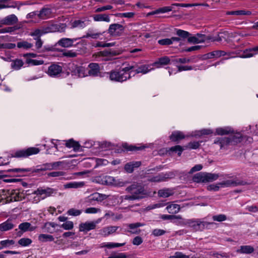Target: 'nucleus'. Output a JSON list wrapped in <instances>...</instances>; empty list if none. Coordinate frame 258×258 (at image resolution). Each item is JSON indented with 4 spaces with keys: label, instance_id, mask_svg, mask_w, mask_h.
<instances>
[{
    "label": "nucleus",
    "instance_id": "nucleus-1",
    "mask_svg": "<svg viewBox=\"0 0 258 258\" xmlns=\"http://www.w3.org/2000/svg\"><path fill=\"white\" fill-rule=\"evenodd\" d=\"M133 66H128L121 69L111 71L109 73V79L115 82H122L131 78V71L134 69Z\"/></svg>",
    "mask_w": 258,
    "mask_h": 258
},
{
    "label": "nucleus",
    "instance_id": "nucleus-2",
    "mask_svg": "<svg viewBox=\"0 0 258 258\" xmlns=\"http://www.w3.org/2000/svg\"><path fill=\"white\" fill-rule=\"evenodd\" d=\"M2 194H0V203H7L13 201H21L24 198L23 193H21L18 189L3 190Z\"/></svg>",
    "mask_w": 258,
    "mask_h": 258
},
{
    "label": "nucleus",
    "instance_id": "nucleus-3",
    "mask_svg": "<svg viewBox=\"0 0 258 258\" xmlns=\"http://www.w3.org/2000/svg\"><path fill=\"white\" fill-rule=\"evenodd\" d=\"M187 224L196 231H203L206 229H213L216 224L214 222H207L204 219L188 220Z\"/></svg>",
    "mask_w": 258,
    "mask_h": 258
},
{
    "label": "nucleus",
    "instance_id": "nucleus-4",
    "mask_svg": "<svg viewBox=\"0 0 258 258\" xmlns=\"http://www.w3.org/2000/svg\"><path fill=\"white\" fill-rule=\"evenodd\" d=\"M219 177V174L216 173L199 172L193 176L192 180L197 183H206L216 180Z\"/></svg>",
    "mask_w": 258,
    "mask_h": 258
},
{
    "label": "nucleus",
    "instance_id": "nucleus-5",
    "mask_svg": "<svg viewBox=\"0 0 258 258\" xmlns=\"http://www.w3.org/2000/svg\"><path fill=\"white\" fill-rule=\"evenodd\" d=\"M126 191L131 193L133 196L138 197L137 200L142 199L147 196V192L144 187L138 184H133L126 188Z\"/></svg>",
    "mask_w": 258,
    "mask_h": 258
},
{
    "label": "nucleus",
    "instance_id": "nucleus-6",
    "mask_svg": "<svg viewBox=\"0 0 258 258\" xmlns=\"http://www.w3.org/2000/svg\"><path fill=\"white\" fill-rule=\"evenodd\" d=\"M69 70L71 75L76 78H83L87 76V70L82 66L70 63Z\"/></svg>",
    "mask_w": 258,
    "mask_h": 258
},
{
    "label": "nucleus",
    "instance_id": "nucleus-7",
    "mask_svg": "<svg viewBox=\"0 0 258 258\" xmlns=\"http://www.w3.org/2000/svg\"><path fill=\"white\" fill-rule=\"evenodd\" d=\"M40 149L35 147H30L27 149H23L16 151L12 157L18 158H26L29 156L38 154Z\"/></svg>",
    "mask_w": 258,
    "mask_h": 258
},
{
    "label": "nucleus",
    "instance_id": "nucleus-8",
    "mask_svg": "<svg viewBox=\"0 0 258 258\" xmlns=\"http://www.w3.org/2000/svg\"><path fill=\"white\" fill-rule=\"evenodd\" d=\"M124 29V27L121 24L117 23L112 24L109 25L108 33L111 36H119L122 34Z\"/></svg>",
    "mask_w": 258,
    "mask_h": 258
},
{
    "label": "nucleus",
    "instance_id": "nucleus-9",
    "mask_svg": "<svg viewBox=\"0 0 258 258\" xmlns=\"http://www.w3.org/2000/svg\"><path fill=\"white\" fill-rule=\"evenodd\" d=\"M214 143L219 145L221 149H227L229 146L233 145L231 138L229 137L217 138Z\"/></svg>",
    "mask_w": 258,
    "mask_h": 258
},
{
    "label": "nucleus",
    "instance_id": "nucleus-10",
    "mask_svg": "<svg viewBox=\"0 0 258 258\" xmlns=\"http://www.w3.org/2000/svg\"><path fill=\"white\" fill-rule=\"evenodd\" d=\"M208 36L205 35L197 33L194 36H189L187 41L190 43L198 44L205 42L207 40Z\"/></svg>",
    "mask_w": 258,
    "mask_h": 258
},
{
    "label": "nucleus",
    "instance_id": "nucleus-11",
    "mask_svg": "<svg viewBox=\"0 0 258 258\" xmlns=\"http://www.w3.org/2000/svg\"><path fill=\"white\" fill-rule=\"evenodd\" d=\"M100 221V220L96 222H86L81 223L79 225V230L80 231L87 232L91 230L94 229L96 224Z\"/></svg>",
    "mask_w": 258,
    "mask_h": 258
},
{
    "label": "nucleus",
    "instance_id": "nucleus-12",
    "mask_svg": "<svg viewBox=\"0 0 258 258\" xmlns=\"http://www.w3.org/2000/svg\"><path fill=\"white\" fill-rule=\"evenodd\" d=\"M54 192V189L50 187L43 188L42 187L38 188L35 191L34 194L42 197L43 199L47 197L50 196Z\"/></svg>",
    "mask_w": 258,
    "mask_h": 258
},
{
    "label": "nucleus",
    "instance_id": "nucleus-13",
    "mask_svg": "<svg viewBox=\"0 0 258 258\" xmlns=\"http://www.w3.org/2000/svg\"><path fill=\"white\" fill-rule=\"evenodd\" d=\"M62 67L56 64H52L48 67L47 73L53 77H57L62 72Z\"/></svg>",
    "mask_w": 258,
    "mask_h": 258
},
{
    "label": "nucleus",
    "instance_id": "nucleus-14",
    "mask_svg": "<svg viewBox=\"0 0 258 258\" xmlns=\"http://www.w3.org/2000/svg\"><path fill=\"white\" fill-rule=\"evenodd\" d=\"M221 187L236 186L244 184V182L238 179L227 180L219 182Z\"/></svg>",
    "mask_w": 258,
    "mask_h": 258
},
{
    "label": "nucleus",
    "instance_id": "nucleus-15",
    "mask_svg": "<svg viewBox=\"0 0 258 258\" xmlns=\"http://www.w3.org/2000/svg\"><path fill=\"white\" fill-rule=\"evenodd\" d=\"M18 21V18L14 14H11L0 20V23L2 25H12Z\"/></svg>",
    "mask_w": 258,
    "mask_h": 258
},
{
    "label": "nucleus",
    "instance_id": "nucleus-16",
    "mask_svg": "<svg viewBox=\"0 0 258 258\" xmlns=\"http://www.w3.org/2000/svg\"><path fill=\"white\" fill-rule=\"evenodd\" d=\"M119 227L115 226H109L103 228L100 230V234L103 236H108L115 233Z\"/></svg>",
    "mask_w": 258,
    "mask_h": 258
},
{
    "label": "nucleus",
    "instance_id": "nucleus-17",
    "mask_svg": "<svg viewBox=\"0 0 258 258\" xmlns=\"http://www.w3.org/2000/svg\"><path fill=\"white\" fill-rule=\"evenodd\" d=\"M77 40V39L62 38L57 41V44L62 47H70L73 45V43Z\"/></svg>",
    "mask_w": 258,
    "mask_h": 258
},
{
    "label": "nucleus",
    "instance_id": "nucleus-18",
    "mask_svg": "<svg viewBox=\"0 0 258 258\" xmlns=\"http://www.w3.org/2000/svg\"><path fill=\"white\" fill-rule=\"evenodd\" d=\"M60 26L56 24H50L42 27L44 34L60 31Z\"/></svg>",
    "mask_w": 258,
    "mask_h": 258
},
{
    "label": "nucleus",
    "instance_id": "nucleus-19",
    "mask_svg": "<svg viewBox=\"0 0 258 258\" xmlns=\"http://www.w3.org/2000/svg\"><path fill=\"white\" fill-rule=\"evenodd\" d=\"M234 130L229 126H226L223 127H218L216 129L215 135L223 136L228 135L230 134H234Z\"/></svg>",
    "mask_w": 258,
    "mask_h": 258
},
{
    "label": "nucleus",
    "instance_id": "nucleus-20",
    "mask_svg": "<svg viewBox=\"0 0 258 258\" xmlns=\"http://www.w3.org/2000/svg\"><path fill=\"white\" fill-rule=\"evenodd\" d=\"M254 248L249 245H241L236 250V252L240 254H251L254 251Z\"/></svg>",
    "mask_w": 258,
    "mask_h": 258
},
{
    "label": "nucleus",
    "instance_id": "nucleus-21",
    "mask_svg": "<svg viewBox=\"0 0 258 258\" xmlns=\"http://www.w3.org/2000/svg\"><path fill=\"white\" fill-rule=\"evenodd\" d=\"M135 68L133 69L137 74L142 73L143 74H147L153 69L149 64H144L139 67L136 69V67L134 66Z\"/></svg>",
    "mask_w": 258,
    "mask_h": 258
},
{
    "label": "nucleus",
    "instance_id": "nucleus-22",
    "mask_svg": "<svg viewBox=\"0 0 258 258\" xmlns=\"http://www.w3.org/2000/svg\"><path fill=\"white\" fill-rule=\"evenodd\" d=\"M15 225L11 220H7L6 221L0 224V232L7 231L13 229Z\"/></svg>",
    "mask_w": 258,
    "mask_h": 258
},
{
    "label": "nucleus",
    "instance_id": "nucleus-23",
    "mask_svg": "<svg viewBox=\"0 0 258 258\" xmlns=\"http://www.w3.org/2000/svg\"><path fill=\"white\" fill-rule=\"evenodd\" d=\"M145 224L144 223L139 222L129 224L127 225V227H128L131 230H129L128 232L132 234H138L140 233L141 230L138 229L137 228L139 227L143 226Z\"/></svg>",
    "mask_w": 258,
    "mask_h": 258
},
{
    "label": "nucleus",
    "instance_id": "nucleus-24",
    "mask_svg": "<svg viewBox=\"0 0 258 258\" xmlns=\"http://www.w3.org/2000/svg\"><path fill=\"white\" fill-rule=\"evenodd\" d=\"M58 225L54 222H48L44 224L42 228L44 229L45 232L52 234L54 232L55 228Z\"/></svg>",
    "mask_w": 258,
    "mask_h": 258
},
{
    "label": "nucleus",
    "instance_id": "nucleus-25",
    "mask_svg": "<svg viewBox=\"0 0 258 258\" xmlns=\"http://www.w3.org/2000/svg\"><path fill=\"white\" fill-rule=\"evenodd\" d=\"M170 61L169 57L165 56L159 58L158 60L153 63V66H155L156 68H159L161 66L167 65L169 63Z\"/></svg>",
    "mask_w": 258,
    "mask_h": 258
},
{
    "label": "nucleus",
    "instance_id": "nucleus-26",
    "mask_svg": "<svg viewBox=\"0 0 258 258\" xmlns=\"http://www.w3.org/2000/svg\"><path fill=\"white\" fill-rule=\"evenodd\" d=\"M89 70L87 71V74L90 76H95L99 73V67L96 63H91L88 66Z\"/></svg>",
    "mask_w": 258,
    "mask_h": 258
},
{
    "label": "nucleus",
    "instance_id": "nucleus-27",
    "mask_svg": "<svg viewBox=\"0 0 258 258\" xmlns=\"http://www.w3.org/2000/svg\"><path fill=\"white\" fill-rule=\"evenodd\" d=\"M258 53V46L254 48L245 49L243 54L240 56L242 58L250 57Z\"/></svg>",
    "mask_w": 258,
    "mask_h": 258
},
{
    "label": "nucleus",
    "instance_id": "nucleus-28",
    "mask_svg": "<svg viewBox=\"0 0 258 258\" xmlns=\"http://www.w3.org/2000/svg\"><path fill=\"white\" fill-rule=\"evenodd\" d=\"M94 21L101 22L103 21L107 23L110 22V18L108 15L106 14H96L93 16Z\"/></svg>",
    "mask_w": 258,
    "mask_h": 258
},
{
    "label": "nucleus",
    "instance_id": "nucleus-29",
    "mask_svg": "<svg viewBox=\"0 0 258 258\" xmlns=\"http://www.w3.org/2000/svg\"><path fill=\"white\" fill-rule=\"evenodd\" d=\"M107 196L105 195L101 194L98 192H95L88 197V200L92 201H102L107 198Z\"/></svg>",
    "mask_w": 258,
    "mask_h": 258
},
{
    "label": "nucleus",
    "instance_id": "nucleus-30",
    "mask_svg": "<svg viewBox=\"0 0 258 258\" xmlns=\"http://www.w3.org/2000/svg\"><path fill=\"white\" fill-rule=\"evenodd\" d=\"M62 163L63 162L61 161L46 163L43 165V168L42 170H55L57 169L59 166L61 165Z\"/></svg>",
    "mask_w": 258,
    "mask_h": 258
},
{
    "label": "nucleus",
    "instance_id": "nucleus-31",
    "mask_svg": "<svg viewBox=\"0 0 258 258\" xmlns=\"http://www.w3.org/2000/svg\"><path fill=\"white\" fill-rule=\"evenodd\" d=\"M174 193V190L172 188H163L158 191V196L164 198L173 195Z\"/></svg>",
    "mask_w": 258,
    "mask_h": 258
},
{
    "label": "nucleus",
    "instance_id": "nucleus-32",
    "mask_svg": "<svg viewBox=\"0 0 258 258\" xmlns=\"http://www.w3.org/2000/svg\"><path fill=\"white\" fill-rule=\"evenodd\" d=\"M170 139L173 142H178L185 138V136L180 131H174L170 136Z\"/></svg>",
    "mask_w": 258,
    "mask_h": 258
},
{
    "label": "nucleus",
    "instance_id": "nucleus-33",
    "mask_svg": "<svg viewBox=\"0 0 258 258\" xmlns=\"http://www.w3.org/2000/svg\"><path fill=\"white\" fill-rule=\"evenodd\" d=\"M104 181L106 184H114L119 186H122L124 184L123 182H117L113 177L110 176H106Z\"/></svg>",
    "mask_w": 258,
    "mask_h": 258
},
{
    "label": "nucleus",
    "instance_id": "nucleus-34",
    "mask_svg": "<svg viewBox=\"0 0 258 258\" xmlns=\"http://www.w3.org/2000/svg\"><path fill=\"white\" fill-rule=\"evenodd\" d=\"M181 207H183V206L178 204H171L166 207V209L169 213L174 214L177 213Z\"/></svg>",
    "mask_w": 258,
    "mask_h": 258
},
{
    "label": "nucleus",
    "instance_id": "nucleus-35",
    "mask_svg": "<svg viewBox=\"0 0 258 258\" xmlns=\"http://www.w3.org/2000/svg\"><path fill=\"white\" fill-rule=\"evenodd\" d=\"M85 183L84 182H71L68 183L64 185L65 188H77L82 187L84 185Z\"/></svg>",
    "mask_w": 258,
    "mask_h": 258
},
{
    "label": "nucleus",
    "instance_id": "nucleus-36",
    "mask_svg": "<svg viewBox=\"0 0 258 258\" xmlns=\"http://www.w3.org/2000/svg\"><path fill=\"white\" fill-rule=\"evenodd\" d=\"M11 62V68L15 70H20L24 64L23 60L20 59H15Z\"/></svg>",
    "mask_w": 258,
    "mask_h": 258
},
{
    "label": "nucleus",
    "instance_id": "nucleus-37",
    "mask_svg": "<svg viewBox=\"0 0 258 258\" xmlns=\"http://www.w3.org/2000/svg\"><path fill=\"white\" fill-rule=\"evenodd\" d=\"M38 240L42 242H46L47 241H52L54 238L51 235L46 234H40L38 236Z\"/></svg>",
    "mask_w": 258,
    "mask_h": 258
},
{
    "label": "nucleus",
    "instance_id": "nucleus-38",
    "mask_svg": "<svg viewBox=\"0 0 258 258\" xmlns=\"http://www.w3.org/2000/svg\"><path fill=\"white\" fill-rule=\"evenodd\" d=\"M226 14L231 15H250L252 13L251 11L248 10H238L227 12Z\"/></svg>",
    "mask_w": 258,
    "mask_h": 258
},
{
    "label": "nucleus",
    "instance_id": "nucleus-39",
    "mask_svg": "<svg viewBox=\"0 0 258 258\" xmlns=\"http://www.w3.org/2000/svg\"><path fill=\"white\" fill-rule=\"evenodd\" d=\"M66 146L68 148H73L75 151H79L80 147L79 144L72 139L67 141Z\"/></svg>",
    "mask_w": 258,
    "mask_h": 258
},
{
    "label": "nucleus",
    "instance_id": "nucleus-40",
    "mask_svg": "<svg viewBox=\"0 0 258 258\" xmlns=\"http://www.w3.org/2000/svg\"><path fill=\"white\" fill-rule=\"evenodd\" d=\"M176 34L181 38L182 41L184 39H188L189 36L191 35V34H190L188 32L181 29H176Z\"/></svg>",
    "mask_w": 258,
    "mask_h": 258
},
{
    "label": "nucleus",
    "instance_id": "nucleus-41",
    "mask_svg": "<svg viewBox=\"0 0 258 258\" xmlns=\"http://www.w3.org/2000/svg\"><path fill=\"white\" fill-rule=\"evenodd\" d=\"M44 34H45L44 31L41 28L36 29L33 32H31L30 35L33 37L34 40H37L40 39V37Z\"/></svg>",
    "mask_w": 258,
    "mask_h": 258
},
{
    "label": "nucleus",
    "instance_id": "nucleus-42",
    "mask_svg": "<svg viewBox=\"0 0 258 258\" xmlns=\"http://www.w3.org/2000/svg\"><path fill=\"white\" fill-rule=\"evenodd\" d=\"M50 14V10L47 8H43L38 13L37 15L40 19H45L46 17L49 16Z\"/></svg>",
    "mask_w": 258,
    "mask_h": 258
},
{
    "label": "nucleus",
    "instance_id": "nucleus-43",
    "mask_svg": "<svg viewBox=\"0 0 258 258\" xmlns=\"http://www.w3.org/2000/svg\"><path fill=\"white\" fill-rule=\"evenodd\" d=\"M86 26V24L85 21L82 20H75L72 24V27L73 28H83Z\"/></svg>",
    "mask_w": 258,
    "mask_h": 258
},
{
    "label": "nucleus",
    "instance_id": "nucleus-44",
    "mask_svg": "<svg viewBox=\"0 0 258 258\" xmlns=\"http://www.w3.org/2000/svg\"><path fill=\"white\" fill-rule=\"evenodd\" d=\"M33 46V44L26 41H22L17 43V47L19 48H23L28 49L31 48Z\"/></svg>",
    "mask_w": 258,
    "mask_h": 258
},
{
    "label": "nucleus",
    "instance_id": "nucleus-45",
    "mask_svg": "<svg viewBox=\"0 0 258 258\" xmlns=\"http://www.w3.org/2000/svg\"><path fill=\"white\" fill-rule=\"evenodd\" d=\"M125 244V243H113V242H107L102 244L101 247H105L108 248H112L114 247H117L123 246Z\"/></svg>",
    "mask_w": 258,
    "mask_h": 258
},
{
    "label": "nucleus",
    "instance_id": "nucleus-46",
    "mask_svg": "<svg viewBox=\"0 0 258 258\" xmlns=\"http://www.w3.org/2000/svg\"><path fill=\"white\" fill-rule=\"evenodd\" d=\"M62 55L63 56L73 58L76 57L77 56L78 53L73 50H64L63 51Z\"/></svg>",
    "mask_w": 258,
    "mask_h": 258
},
{
    "label": "nucleus",
    "instance_id": "nucleus-47",
    "mask_svg": "<svg viewBox=\"0 0 258 258\" xmlns=\"http://www.w3.org/2000/svg\"><path fill=\"white\" fill-rule=\"evenodd\" d=\"M26 63L28 64H31L33 66H38L44 63L43 60H37L28 58L26 59Z\"/></svg>",
    "mask_w": 258,
    "mask_h": 258
},
{
    "label": "nucleus",
    "instance_id": "nucleus-48",
    "mask_svg": "<svg viewBox=\"0 0 258 258\" xmlns=\"http://www.w3.org/2000/svg\"><path fill=\"white\" fill-rule=\"evenodd\" d=\"M31 239L28 238H22L18 241V243L22 246H27L32 243Z\"/></svg>",
    "mask_w": 258,
    "mask_h": 258
},
{
    "label": "nucleus",
    "instance_id": "nucleus-49",
    "mask_svg": "<svg viewBox=\"0 0 258 258\" xmlns=\"http://www.w3.org/2000/svg\"><path fill=\"white\" fill-rule=\"evenodd\" d=\"M15 242L13 240L7 239L0 241V245L4 247H9L10 246L15 244Z\"/></svg>",
    "mask_w": 258,
    "mask_h": 258
},
{
    "label": "nucleus",
    "instance_id": "nucleus-50",
    "mask_svg": "<svg viewBox=\"0 0 258 258\" xmlns=\"http://www.w3.org/2000/svg\"><path fill=\"white\" fill-rule=\"evenodd\" d=\"M60 227L66 230H71L74 228V223L72 221H68L61 225Z\"/></svg>",
    "mask_w": 258,
    "mask_h": 258
},
{
    "label": "nucleus",
    "instance_id": "nucleus-51",
    "mask_svg": "<svg viewBox=\"0 0 258 258\" xmlns=\"http://www.w3.org/2000/svg\"><path fill=\"white\" fill-rule=\"evenodd\" d=\"M242 136L241 134L237 133L235 134L232 138H231L232 141V144L234 145L238 143H240L241 141Z\"/></svg>",
    "mask_w": 258,
    "mask_h": 258
},
{
    "label": "nucleus",
    "instance_id": "nucleus-52",
    "mask_svg": "<svg viewBox=\"0 0 258 258\" xmlns=\"http://www.w3.org/2000/svg\"><path fill=\"white\" fill-rule=\"evenodd\" d=\"M183 150V148L179 145H176L175 146L172 147L169 149V151L177 153L179 156L181 155Z\"/></svg>",
    "mask_w": 258,
    "mask_h": 258
},
{
    "label": "nucleus",
    "instance_id": "nucleus-53",
    "mask_svg": "<svg viewBox=\"0 0 258 258\" xmlns=\"http://www.w3.org/2000/svg\"><path fill=\"white\" fill-rule=\"evenodd\" d=\"M138 198L135 196H133L132 195H125L121 196L119 198V200H120V203L123 202L125 200H129V201H134L137 200Z\"/></svg>",
    "mask_w": 258,
    "mask_h": 258
},
{
    "label": "nucleus",
    "instance_id": "nucleus-54",
    "mask_svg": "<svg viewBox=\"0 0 258 258\" xmlns=\"http://www.w3.org/2000/svg\"><path fill=\"white\" fill-rule=\"evenodd\" d=\"M212 218L214 221L218 222H222L225 221L227 219L226 216L224 214L214 215L213 216Z\"/></svg>",
    "mask_w": 258,
    "mask_h": 258
},
{
    "label": "nucleus",
    "instance_id": "nucleus-55",
    "mask_svg": "<svg viewBox=\"0 0 258 258\" xmlns=\"http://www.w3.org/2000/svg\"><path fill=\"white\" fill-rule=\"evenodd\" d=\"M102 35L101 33H93L91 31L88 32L86 36H84L85 38H91L93 39H97L100 35Z\"/></svg>",
    "mask_w": 258,
    "mask_h": 258
},
{
    "label": "nucleus",
    "instance_id": "nucleus-56",
    "mask_svg": "<svg viewBox=\"0 0 258 258\" xmlns=\"http://www.w3.org/2000/svg\"><path fill=\"white\" fill-rule=\"evenodd\" d=\"M31 224L28 222H24L21 223L19 225V228L22 231L25 232L28 231L29 228H30Z\"/></svg>",
    "mask_w": 258,
    "mask_h": 258
},
{
    "label": "nucleus",
    "instance_id": "nucleus-57",
    "mask_svg": "<svg viewBox=\"0 0 258 258\" xmlns=\"http://www.w3.org/2000/svg\"><path fill=\"white\" fill-rule=\"evenodd\" d=\"M31 170L28 168H14V169H10L8 170L9 172H12L14 173H24L26 172H29Z\"/></svg>",
    "mask_w": 258,
    "mask_h": 258
},
{
    "label": "nucleus",
    "instance_id": "nucleus-58",
    "mask_svg": "<svg viewBox=\"0 0 258 258\" xmlns=\"http://www.w3.org/2000/svg\"><path fill=\"white\" fill-rule=\"evenodd\" d=\"M67 213L70 216H77L80 215L82 213V211L80 210L71 209L68 210Z\"/></svg>",
    "mask_w": 258,
    "mask_h": 258
},
{
    "label": "nucleus",
    "instance_id": "nucleus-59",
    "mask_svg": "<svg viewBox=\"0 0 258 258\" xmlns=\"http://www.w3.org/2000/svg\"><path fill=\"white\" fill-rule=\"evenodd\" d=\"M169 258H189V256L181 252L176 251L174 253V255L170 256Z\"/></svg>",
    "mask_w": 258,
    "mask_h": 258
},
{
    "label": "nucleus",
    "instance_id": "nucleus-60",
    "mask_svg": "<svg viewBox=\"0 0 258 258\" xmlns=\"http://www.w3.org/2000/svg\"><path fill=\"white\" fill-rule=\"evenodd\" d=\"M166 231L164 230L160 229H155L152 232V235L154 236H159L165 234Z\"/></svg>",
    "mask_w": 258,
    "mask_h": 258
},
{
    "label": "nucleus",
    "instance_id": "nucleus-61",
    "mask_svg": "<svg viewBox=\"0 0 258 258\" xmlns=\"http://www.w3.org/2000/svg\"><path fill=\"white\" fill-rule=\"evenodd\" d=\"M174 6H167V7H164L162 8H160L158 9V11L159 14L160 13H165L169 12L171 11H172L173 7Z\"/></svg>",
    "mask_w": 258,
    "mask_h": 258
},
{
    "label": "nucleus",
    "instance_id": "nucleus-62",
    "mask_svg": "<svg viewBox=\"0 0 258 258\" xmlns=\"http://www.w3.org/2000/svg\"><path fill=\"white\" fill-rule=\"evenodd\" d=\"M100 212L101 210L100 209L96 208L95 207H90L87 208L85 211V212L87 214H95Z\"/></svg>",
    "mask_w": 258,
    "mask_h": 258
},
{
    "label": "nucleus",
    "instance_id": "nucleus-63",
    "mask_svg": "<svg viewBox=\"0 0 258 258\" xmlns=\"http://www.w3.org/2000/svg\"><path fill=\"white\" fill-rule=\"evenodd\" d=\"M221 187V186L220 184H219V182L216 184H212L207 186V189L208 190L210 191H218L220 188Z\"/></svg>",
    "mask_w": 258,
    "mask_h": 258
},
{
    "label": "nucleus",
    "instance_id": "nucleus-64",
    "mask_svg": "<svg viewBox=\"0 0 258 258\" xmlns=\"http://www.w3.org/2000/svg\"><path fill=\"white\" fill-rule=\"evenodd\" d=\"M159 44L161 45H169L172 44L170 38H165L158 41Z\"/></svg>",
    "mask_w": 258,
    "mask_h": 258
}]
</instances>
